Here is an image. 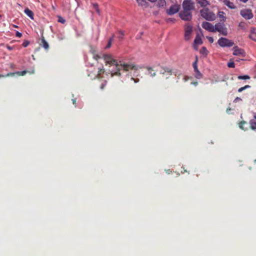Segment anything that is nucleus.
Listing matches in <instances>:
<instances>
[{
    "label": "nucleus",
    "mask_w": 256,
    "mask_h": 256,
    "mask_svg": "<svg viewBox=\"0 0 256 256\" xmlns=\"http://www.w3.org/2000/svg\"><path fill=\"white\" fill-rule=\"evenodd\" d=\"M106 64H110V66L114 65L116 66L117 71L113 72H112L111 76H120V70L122 68L124 71H128L130 69L136 70L137 67L132 64H127L124 62H120V64H118L117 61L114 59L110 55L103 54L102 56Z\"/></svg>",
    "instance_id": "obj_1"
},
{
    "label": "nucleus",
    "mask_w": 256,
    "mask_h": 256,
    "mask_svg": "<svg viewBox=\"0 0 256 256\" xmlns=\"http://www.w3.org/2000/svg\"><path fill=\"white\" fill-rule=\"evenodd\" d=\"M182 10L179 16L184 20L190 21L192 18V11L194 10V3L192 0H184L182 4Z\"/></svg>",
    "instance_id": "obj_2"
},
{
    "label": "nucleus",
    "mask_w": 256,
    "mask_h": 256,
    "mask_svg": "<svg viewBox=\"0 0 256 256\" xmlns=\"http://www.w3.org/2000/svg\"><path fill=\"white\" fill-rule=\"evenodd\" d=\"M200 14L202 18L209 21H212L216 19L215 14L208 8L201 10Z\"/></svg>",
    "instance_id": "obj_3"
},
{
    "label": "nucleus",
    "mask_w": 256,
    "mask_h": 256,
    "mask_svg": "<svg viewBox=\"0 0 256 256\" xmlns=\"http://www.w3.org/2000/svg\"><path fill=\"white\" fill-rule=\"evenodd\" d=\"M218 44L221 47H231L234 45V42L226 38H221L218 41Z\"/></svg>",
    "instance_id": "obj_4"
},
{
    "label": "nucleus",
    "mask_w": 256,
    "mask_h": 256,
    "mask_svg": "<svg viewBox=\"0 0 256 256\" xmlns=\"http://www.w3.org/2000/svg\"><path fill=\"white\" fill-rule=\"evenodd\" d=\"M216 31L225 36L228 34L227 29L222 24L218 23L214 26V32Z\"/></svg>",
    "instance_id": "obj_5"
},
{
    "label": "nucleus",
    "mask_w": 256,
    "mask_h": 256,
    "mask_svg": "<svg viewBox=\"0 0 256 256\" xmlns=\"http://www.w3.org/2000/svg\"><path fill=\"white\" fill-rule=\"evenodd\" d=\"M192 32V27L191 25L187 24L184 27V40H188L190 38Z\"/></svg>",
    "instance_id": "obj_6"
},
{
    "label": "nucleus",
    "mask_w": 256,
    "mask_h": 256,
    "mask_svg": "<svg viewBox=\"0 0 256 256\" xmlns=\"http://www.w3.org/2000/svg\"><path fill=\"white\" fill-rule=\"evenodd\" d=\"M240 15L246 20H250L253 17V14L250 10H242L240 12Z\"/></svg>",
    "instance_id": "obj_7"
},
{
    "label": "nucleus",
    "mask_w": 256,
    "mask_h": 256,
    "mask_svg": "<svg viewBox=\"0 0 256 256\" xmlns=\"http://www.w3.org/2000/svg\"><path fill=\"white\" fill-rule=\"evenodd\" d=\"M160 74L163 76H166V78L172 75L174 73L172 70L168 67H162L160 72Z\"/></svg>",
    "instance_id": "obj_8"
},
{
    "label": "nucleus",
    "mask_w": 256,
    "mask_h": 256,
    "mask_svg": "<svg viewBox=\"0 0 256 256\" xmlns=\"http://www.w3.org/2000/svg\"><path fill=\"white\" fill-rule=\"evenodd\" d=\"M180 9V5L174 4L172 5L170 8L166 10V13L168 15H172L178 12Z\"/></svg>",
    "instance_id": "obj_9"
},
{
    "label": "nucleus",
    "mask_w": 256,
    "mask_h": 256,
    "mask_svg": "<svg viewBox=\"0 0 256 256\" xmlns=\"http://www.w3.org/2000/svg\"><path fill=\"white\" fill-rule=\"evenodd\" d=\"M202 26L204 29L210 32H214V26L212 24L204 22L202 23Z\"/></svg>",
    "instance_id": "obj_10"
},
{
    "label": "nucleus",
    "mask_w": 256,
    "mask_h": 256,
    "mask_svg": "<svg viewBox=\"0 0 256 256\" xmlns=\"http://www.w3.org/2000/svg\"><path fill=\"white\" fill-rule=\"evenodd\" d=\"M233 54L234 56H244L245 52L242 48H239L238 46H235L233 48Z\"/></svg>",
    "instance_id": "obj_11"
},
{
    "label": "nucleus",
    "mask_w": 256,
    "mask_h": 256,
    "mask_svg": "<svg viewBox=\"0 0 256 256\" xmlns=\"http://www.w3.org/2000/svg\"><path fill=\"white\" fill-rule=\"evenodd\" d=\"M224 4L231 9H234L236 8L234 4L232 2H230L229 0H224Z\"/></svg>",
    "instance_id": "obj_12"
},
{
    "label": "nucleus",
    "mask_w": 256,
    "mask_h": 256,
    "mask_svg": "<svg viewBox=\"0 0 256 256\" xmlns=\"http://www.w3.org/2000/svg\"><path fill=\"white\" fill-rule=\"evenodd\" d=\"M249 124L251 130H256V120H250L249 122Z\"/></svg>",
    "instance_id": "obj_13"
},
{
    "label": "nucleus",
    "mask_w": 256,
    "mask_h": 256,
    "mask_svg": "<svg viewBox=\"0 0 256 256\" xmlns=\"http://www.w3.org/2000/svg\"><path fill=\"white\" fill-rule=\"evenodd\" d=\"M24 12L31 19H34V13L31 10L26 8L24 10Z\"/></svg>",
    "instance_id": "obj_14"
},
{
    "label": "nucleus",
    "mask_w": 256,
    "mask_h": 256,
    "mask_svg": "<svg viewBox=\"0 0 256 256\" xmlns=\"http://www.w3.org/2000/svg\"><path fill=\"white\" fill-rule=\"evenodd\" d=\"M197 2L202 6H206L209 4V2L206 0H197Z\"/></svg>",
    "instance_id": "obj_15"
},
{
    "label": "nucleus",
    "mask_w": 256,
    "mask_h": 256,
    "mask_svg": "<svg viewBox=\"0 0 256 256\" xmlns=\"http://www.w3.org/2000/svg\"><path fill=\"white\" fill-rule=\"evenodd\" d=\"M136 2L138 4V6H148V3L146 0H136Z\"/></svg>",
    "instance_id": "obj_16"
},
{
    "label": "nucleus",
    "mask_w": 256,
    "mask_h": 256,
    "mask_svg": "<svg viewBox=\"0 0 256 256\" xmlns=\"http://www.w3.org/2000/svg\"><path fill=\"white\" fill-rule=\"evenodd\" d=\"M42 46L46 49L48 50L49 48V45L46 41L45 40L44 38L43 37L42 39Z\"/></svg>",
    "instance_id": "obj_17"
},
{
    "label": "nucleus",
    "mask_w": 256,
    "mask_h": 256,
    "mask_svg": "<svg viewBox=\"0 0 256 256\" xmlns=\"http://www.w3.org/2000/svg\"><path fill=\"white\" fill-rule=\"evenodd\" d=\"M202 43V41L201 38L198 36H196L194 40V44H201Z\"/></svg>",
    "instance_id": "obj_18"
},
{
    "label": "nucleus",
    "mask_w": 256,
    "mask_h": 256,
    "mask_svg": "<svg viewBox=\"0 0 256 256\" xmlns=\"http://www.w3.org/2000/svg\"><path fill=\"white\" fill-rule=\"evenodd\" d=\"M28 72L26 70H23V71H22V72H14V76L16 75V74H18V76H23L24 75H25Z\"/></svg>",
    "instance_id": "obj_19"
},
{
    "label": "nucleus",
    "mask_w": 256,
    "mask_h": 256,
    "mask_svg": "<svg viewBox=\"0 0 256 256\" xmlns=\"http://www.w3.org/2000/svg\"><path fill=\"white\" fill-rule=\"evenodd\" d=\"M200 53L204 55H208V52L206 47L203 46L200 51Z\"/></svg>",
    "instance_id": "obj_20"
},
{
    "label": "nucleus",
    "mask_w": 256,
    "mask_h": 256,
    "mask_svg": "<svg viewBox=\"0 0 256 256\" xmlns=\"http://www.w3.org/2000/svg\"><path fill=\"white\" fill-rule=\"evenodd\" d=\"M147 70L149 74H150L152 76L154 77L156 75V72H154V70H152V68L148 67L147 68Z\"/></svg>",
    "instance_id": "obj_21"
},
{
    "label": "nucleus",
    "mask_w": 256,
    "mask_h": 256,
    "mask_svg": "<svg viewBox=\"0 0 256 256\" xmlns=\"http://www.w3.org/2000/svg\"><path fill=\"white\" fill-rule=\"evenodd\" d=\"M238 78V80H249L250 79V76L248 75L239 76Z\"/></svg>",
    "instance_id": "obj_22"
},
{
    "label": "nucleus",
    "mask_w": 256,
    "mask_h": 256,
    "mask_svg": "<svg viewBox=\"0 0 256 256\" xmlns=\"http://www.w3.org/2000/svg\"><path fill=\"white\" fill-rule=\"evenodd\" d=\"M246 124V122H245V121H242L241 122L240 124H239V127L240 128L244 130H246V128H244V125Z\"/></svg>",
    "instance_id": "obj_23"
},
{
    "label": "nucleus",
    "mask_w": 256,
    "mask_h": 256,
    "mask_svg": "<svg viewBox=\"0 0 256 256\" xmlns=\"http://www.w3.org/2000/svg\"><path fill=\"white\" fill-rule=\"evenodd\" d=\"M196 72V78H200L202 77V74L200 72L198 69L194 71Z\"/></svg>",
    "instance_id": "obj_24"
},
{
    "label": "nucleus",
    "mask_w": 256,
    "mask_h": 256,
    "mask_svg": "<svg viewBox=\"0 0 256 256\" xmlns=\"http://www.w3.org/2000/svg\"><path fill=\"white\" fill-rule=\"evenodd\" d=\"M250 38L252 40L256 41V33L255 32H252L250 35Z\"/></svg>",
    "instance_id": "obj_25"
},
{
    "label": "nucleus",
    "mask_w": 256,
    "mask_h": 256,
    "mask_svg": "<svg viewBox=\"0 0 256 256\" xmlns=\"http://www.w3.org/2000/svg\"><path fill=\"white\" fill-rule=\"evenodd\" d=\"M113 38H114V36L110 38L109 40H108V44L106 45V48H110L111 46H112V42L113 40Z\"/></svg>",
    "instance_id": "obj_26"
},
{
    "label": "nucleus",
    "mask_w": 256,
    "mask_h": 256,
    "mask_svg": "<svg viewBox=\"0 0 256 256\" xmlns=\"http://www.w3.org/2000/svg\"><path fill=\"white\" fill-rule=\"evenodd\" d=\"M118 38L119 40H122L123 38L124 33L122 31H119L118 32Z\"/></svg>",
    "instance_id": "obj_27"
},
{
    "label": "nucleus",
    "mask_w": 256,
    "mask_h": 256,
    "mask_svg": "<svg viewBox=\"0 0 256 256\" xmlns=\"http://www.w3.org/2000/svg\"><path fill=\"white\" fill-rule=\"evenodd\" d=\"M14 73H8L6 74L5 75L0 74V78H6L8 76H14Z\"/></svg>",
    "instance_id": "obj_28"
},
{
    "label": "nucleus",
    "mask_w": 256,
    "mask_h": 256,
    "mask_svg": "<svg viewBox=\"0 0 256 256\" xmlns=\"http://www.w3.org/2000/svg\"><path fill=\"white\" fill-rule=\"evenodd\" d=\"M106 83L107 82L106 80H102L100 85V88L101 90H103L105 86H106Z\"/></svg>",
    "instance_id": "obj_29"
},
{
    "label": "nucleus",
    "mask_w": 256,
    "mask_h": 256,
    "mask_svg": "<svg viewBox=\"0 0 256 256\" xmlns=\"http://www.w3.org/2000/svg\"><path fill=\"white\" fill-rule=\"evenodd\" d=\"M197 62H198V58L196 57V61L193 63V64H192L193 68L194 69V71H195L198 69Z\"/></svg>",
    "instance_id": "obj_30"
},
{
    "label": "nucleus",
    "mask_w": 256,
    "mask_h": 256,
    "mask_svg": "<svg viewBox=\"0 0 256 256\" xmlns=\"http://www.w3.org/2000/svg\"><path fill=\"white\" fill-rule=\"evenodd\" d=\"M104 68H100V70H98V72L97 74V77L98 78H100V74H104Z\"/></svg>",
    "instance_id": "obj_31"
},
{
    "label": "nucleus",
    "mask_w": 256,
    "mask_h": 256,
    "mask_svg": "<svg viewBox=\"0 0 256 256\" xmlns=\"http://www.w3.org/2000/svg\"><path fill=\"white\" fill-rule=\"evenodd\" d=\"M228 68H234L235 67V64L234 62H230L228 63Z\"/></svg>",
    "instance_id": "obj_32"
},
{
    "label": "nucleus",
    "mask_w": 256,
    "mask_h": 256,
    "mask_svg": "<svg viewBox=\"0 0 256 256\" xmlns=\"http://www.w3.org/2000/svg\"><path fill=\"white\" fill-rule=\"evenodd\" d=\"M58 21L62 24H64V22H66L65 20L61 16L58 17Z\"/></svg>",
    "instance_id": "obj_33"
},
{
    "label": "nucleus",
    "mask_w": 256,
    "mask_h": 256,
    "mask_svg": "<svg viewBox=\"0 0 256 256\" xmlns=\"http://www.w3.org/2000/svg\"><path fill=\"white\" fill-rule=\"evenodd\" d=\"M206 38H208V42L210 43H211V44L213 43V42H214V38H212L211 36H207Z\"/></svg>",
    "instance_id": "obj_34"
},
{
    "label": "nucleus",
    "mask_w": 256,
    "mask_h": 256,
    "mask_svg": "<svg viewBox=\"0 0 256 256\" xmlns=\"http://www.w3.org/2000/svg\"><path fill=\"white\" fill-rule=\"evenodd\" d=\"M30 42L28 41H24L23 44H22V46L24 48L28 46V45L29 44Z\"/></svg>",
    "instance_id": "obj_35"
},
{
    "label": "nucleus",
    "mask_w": 256,
    "mask_h": 256,
    "mask_svg": "<svg viewBox=\"0 0 256 256\" xmlns=\"http://www.w3.org/2000/svg\"><path fill=\"white\" fill-rule=\"evenodd\" d=\"M93 57L96 60H98V59L100 58H102L100 56H99L98 54H94Z\"/></svg>",
    "instance_id": "obj_36"
},
{
    "label": "nucleus",
    "mask_w": 256,
    "mask_h": 256,
    "mask_svg": "<svg viewBox=\"0 0 256 256\" xmlns=\"http://www.w3.org/2000/svg\"><path fill=\"white\" fill-rule=\"evenodd\" d=\"M16 36L17 37L20 38L22 36V33H20L19 32L17 31L16 32Z\"/></svg>",
    "instance_id": "obj_37"
},
{
    "label": "nucleus",
    "mask_w": 256,
    "mask_h": 256,
    "mask_svg": "<svg viewBox=\"0 0 256 256\" xmlns=\"http://www.w3.org/2000/svg\"><path fill=\"white\" fill-rule=\"evenodd\" d=\"M242 100V98H239V97H236V98L234 99V102H239V101H241Z\"/></svg>",
    "instance_id": "obj_38"
},
{
    "label": "nucleus",
    "mask_w": 256,
    "mask_h": 256,
    "mask_svg": "<svg viewBox=\"0 0 256 256\" xmlns=\"http://www.w3.org/2000/svg\"><path fill=\"white\" fill-rule=\"evenodd\" d=\"M224 14V12H218V16L222 18L223 14Z\"/></svg>",
    "instance_id": "obj_39"
},
{
    "label": "nucleus",
    "mask_w": 256,
    "mask_h": 256,
    "mask_svg": "<svg viewBox=\"0 0 256 256\" xmlns=\"http://www.w3.org/2000/svg\"><path fill=\"white\" fill-rule=\"evenodd\" d=\"M245 90V89L244 88V87H242V88H238V92H242L243 90Z\"/></svg>",
    "instance_id": "obj_40"
},
{
    "label": "nucleus",
    "mask_w": 256,
    "mask_h": 256,
    "mask_svg": "<svg viewBox=\"0 0 256 256\" xmlns=\"http://www.w3.org/2000/svg\"><path fill=\"white\" fill-rule=\"evenodd\" d=\"M131 80H133L135 83L138 82L139 81V79H134L133 78H132Z\"/></svg>",
    "instance_id": "obj_41"
},
{
    "label": "nucleus",
    "mask_w": 256,
    "mask_h": 256,
    "mask_svg": "<svg viewBox=\"0 0 256 256\" xmlns=\"http://www.w3.org/2000/svg\"><path fill=\"white\" fill-rule=\"evenodd\" d=\"M94 6L96 8V11L98 12L99 13L100 12H99V10L98 8V4H94Z\"/></svg>",
    "instance_id": "obj_42"
},
{
    "label": "nucleus",
    "mask_w": 256,
    "mask_h": 256,
    "mask_svg": "<svg viewBox=\"0 0 256 256\" xmlns=\"http://www.w3.org/2000/svg\"><path fill=\"white\" fill-rule=\"evenodd\" d=\"M244 22H240L239 24V26L240 27L243 28L244 26Z\"/></svg>",
    "instance_id": "obj_43"
},
{
    "label": "nucleus",
    "mask_w": 256,
    "mask_h": 256,
    "mask_svg": "<svg viewBox=\"0 0 256 256\" xmlns=\"http://www.w3.org/2000/svg\"><path fill=\"white\" fill-rule=\"evenodd\" d=\"M72 101L73 104L75 105V106H76V100L75 99H72Z\"/></svg>",
    "instance_id": "obj_44"
},
{
    "label": "nucleus",
    "mask_w": 256,
    "mask_h": 256,
    "mask_svg": "<svg viewBox=\"0 0 256 256\" xmlns=\"http://www.w3.org/2000/svg\"><path fill=\"white\" fill-rule=\"evenodd\" d=\"M192 84H194L195 86H196L198 84V82H192Z\"/></svg>",
    "instance_id": "obj_45"
},
{
    "label": "nucleus",
    "mask_w": 256,
    "mask_h": 256,
    "mask_svg": "<svg viewBox=\"0 0 256 256\" xmlns=\"http://www.w3.org/2000/svg\"><path fill=\"white\" fill-rule=\"evenodd\" d=\"M7 48L9 50H12V47H11L10 46H6Z\"/></svg>",
    "instance_id": "obj_46"
},
{
    "label": "nucleus",
    "mask_w": 256,
    "mask_h": 256,
    "mask_svg": "<svg viewBox=\"0 0 256 256\" xmlns=\"http://www.w3.org/2000/svg\"><path fill=\"white\" fill-rule=\"evenodd\" d=\"M244 88L246 90V89L248 88H250V86L249 85H246V86H244Z\"/></svg>",
    "instance_id": "obj_47"
},
{
    "label": "nucleus",
    "mask_w": 256,
    "mask_h": 256,
    "mask_svg": "<svg viewBox=\"0 0 256 256\" xmlns=\"http://www.w3.org/2000/svg\"><path fill=\"white\" fill-rule=\"evenodd\" d=\"M240 2H248V0H239Z\"/></svg>",
    "instance_id": "obj_48"
},
{
    "label": "nucleus",
    "mask_w": 256,
    "mask_h": 256,
    "mask_svg": "<svg viewBox=\"0 0 256 256\" xmlns=\"http://www.w3.org/2000/svg\"><path fill=\"white\" fill-rule=\"evenodd\" d=\"M134 66H135V64H134ZM136 66L137 67V69H136V70H134V69H133V70H134V71H135V70H137L138 69V68H140V67H138V66H136Z\"/></svg>",
    "instance_id": "obj_49"
},
{
    "label": "nucleus",
    "mask_w": 256,
    "mask_h": 256,
    "mask_svg": "<svg viewBox=\"0 0 256 256\" xmlns=\"http://www.w3.org/2000/svg\"><path fill=\"white\" fill-rule=\"evenodd\" d=\"M12 26L14 27V28H18V26H16V25H15V24H12Z\"/></svg>",
    "instance_id": "obj_50"
},
{
    "label": "nucleus",
    "mask_w": 256,
    "mask_h": 256,
    "mask_svg": "<svg viewBox=\"0 0 256 256\" xmlns=\"http://www.w3.org/2000/svg\"><path fill=\"white\" fill-rule=\"evenodd\" d=\"M148 1L150 2H155L157 0H148Z\"/></svg>",
    "instance_id": "obj_51"
},
{
    "label": "nucleus",
    "mask_w": 256,
    "mask_h": 256,
    "mask_svg": "<svg viewBox=\"0 0 256 256\" xmlns=\"http://www.w3.org/2000/svg\"><path fill=\"white\" fill-rule=\"evenodd\" d=\"M34 70H32L30 72V74H34Z\"/></svg>",
    "instance_id": "obj_52"
},
{
    "label": "nucleus",
    "mask_w": 256,
    "mask_h": 256,
    "mask_svg": "<svg viewBox=\"0 0 256 256\" xmlns=\"http://www.w3.org/2000/svg\"><path fill=\"white\" fill-rule=\"evenodd\" d=\"M228 110H230V109L227 108V110H226V112H228Z\"/></svg>",
    "instance_id": "obj_53"
},
{
    "label": "nucleus",
    "mask_w": 256,
    "mask_h": 256,
    "mask_svg": "<svg viewBox=\"0 0 256 256\" xmlns=\"http://www.w3.org/2000/svg\"><path fill=\"white\" fill-rule=\"evenodd\" d=\"M0 17H1V15L0 14Z\"/></svg>",
    "instance_id": "obj_54"
}]
</instances>
